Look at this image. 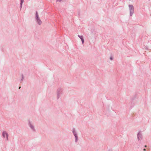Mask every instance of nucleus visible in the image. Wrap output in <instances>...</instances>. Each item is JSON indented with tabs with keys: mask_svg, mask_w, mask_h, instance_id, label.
<instances>
[{
	"mask_svg": "<svg viewBox=\"0 0 151 151\" xmlns=\"http://www.w3.org/2000/svg\"><path fill=\"white\" fill-rule=\"evenodd\" d=\"M128 6L130 12V16H132L134 13V7L132 5H129Z\"/></svg>",
	"mask_w": 151,
	"mask_h": 151,
	"instance_id": "2",
	"label": "nucleus"
},
{
	"mask_svg": "<svg viewBox=\"0 0 151 151\" xmlns=\"http://www.w3.org/2000/svg\"><path fill=\"white\" fill-rule=\"evenodd\" d=\"M145 147H147V145H145Z\"/></svg>",
	"mask_w": 151,
	"mask_h": 151,
	"instance_id": "15",
	"label": "nucleus"
},
{
	"mask_svg": "<svg viewBox=\"0 0 151 151\" xmlns=\"http://www.w3.org/2000/svg\"><path fill=\"white\" fill-rule=\"evenodd\" d=\"M75 137V138H76L75 142H76L78 141V136Z\"/></svg>",
	"mask_w": 151,
	"mask_h": 151,
	"instance_id": "11",
	"label": "nucleus"
},
{
	"mask_svg": "<svg viewBox=\"0 0 151 151\" xmlns=\"http://www.w3.org/2000/svg\"><path fill=\"white\" fill-rule=\"evenodd\" d=\"M29 125L31 129L33 131H35V127L33 124L30 122H29Z\"/></svg>",
	"mask_w": 151,
	"mask_h": 151,
	"instance_id": "5",
	"label": "nucleus"
},
{
	"mask_svg": "<svg viewBox=\"0 0 151 151\" xmlns=\"http://www.w3.org/2000/svg\"><path fill=\"white\" fill-rule=\"evenodd\" d=\"M73 132L74 136L76 137L77 136V134L76 132L75 129H73Z\"/></svg>",
	"mask_w": 151,
	"mask_h": 151,
	"instance_id": "8",
	"label": "nucleus"
},
{
	"mask_svg": "<svg viewBox=\"0 0 151 151\" xmlns=\"http://www.w3.org/2000/svg\"><path fill=\"white\" fill-rule=\"evenodd\" d=\"M24 0H20V9H21V8H22V4L24 2Z\"/></svg>",
	"mask_w": 151,
	"mask_h": 151,
	"instance_id": "10",
	"label": "nucleus"
},
{
	"mask_svg": "<svg viewBox=\"0 0 151 151\" xmlns=\"http://www.w3.org/2000/svg\"><path fill=\"white\" fill-rule=\"evenodd\" d=\"M110 59L111 60H112L113 59V58L112 56H111L110 58Z\"/></svg>",
	"mask_w": 151,
	"mask_h": 151,
	"instance_id": "12",
	"label": "nucleus"
},
{
	"mask_svg": "<svg viewBox=\"0 0 151 151\" xmlns=\"http://www.w3.org/2000/svg\"><path fill=\"white\" fill-rule=\"evenodd\" d=\"M62 0H57V2H58V1H59V2H61V1Z\"/></svg>",
	"mask_w": 151,
	"mask_h": 151,
	"instance_id": "13",
	"label": "nucleus"
},
{
	"mask_svg": "<svg viewBox=\"0 0 151 151\" xmlns=\"http://www.w3.org/2000/svg\"><path fill=\"white\" fill-rule=\"evenodd\" d=\"M78 37L81 39V40L82 43L83 44H84V40L83 39V36L82 35H78Z\"/></svg>",
	"mask_w": 151,
	"mask_h": 151,
	"instance_id": "6",
	"label": "nucleus"
},
{
	"mask_svg": "<svg viewBox=\"0 0 151 151\" xmlns=\"http://www.w3.org/2000/svg\"><path fill=\"white\" fill-rule=\"evenodd\" d=\"M20 88H21V87H19V89H20Z\"/></svg>",
	"mask_w": 151,
	"mask_h": 151,
	"instance_id": "16",
	"label": "nucleus"
},
{
	"mask_svg": "<svg viewBox=\"0 0 151 151\" xmlns=\"http://www.w3.org/2000/svg\"><path fill=\"white\" fill-rule=\"evenodd\" d=\"M137 137L138 140H140L142 139V135L141 133L139 132L137 134Z\"/></svg>",
	"mask_w": 151,
	"mask_h": 151,
	"instance_id": "4",
	"label": "nucleus"
},
{
	"mask_svg": "<svg viewBox=\"0 0 151 151\" xmlns=\"http://www.w3.org/2000/svg\"><path fill=\"white\" fill-rule=\"evenodd\" d=\"M2 135L3 137L5 138V137H6V139L8 140V134L7 132L5 131H4L2 133Z\"/></svg>",
	"mask_w": 151,
	"mask_h": 151,
	"instance_id": "3",
	"label": "nucleus"
},
{
	"mask_svg": "<svg viewBox=\"0 0 151 151\" xmlns=\"http://www.w3.org/2000/svg\"><path fill=\"white\" fill-rule=\"evenodd\" d=\"M35 19L37 23L39 25H41L42 24V21L40 19L37 12H36Z\"/></svg>",
	"mask_w": 151,
	"mask_h": 151,
	"instance_id": "1",
	"label": "nucleus"
},
{
	"mask_svg": "<svg viewBox=\"0 0 151 151\" xmlns=\"http://www.w3.org/2000/svg\"><path fill=\"white\" fill-rule=\"evenodd\" d=\"M63 89L61 88H59L57 91V93H62Z\"/></svg>",
	"mask_w": 151,
	"mask_h": 151,
	"instance_id": "7",
	"label": "nucleus"
},
{
	"mask_svg": "<svg viewBox=\"0 0 151 151\" xmlns=\"http://www.w3.org/2000/svg\"><path fill=\"white\" fill-rule=\"evenodd\" d=\"M62 94L60 93H57V99H58L60 98Z\"/></svg>",
	"mask_w": 151,
	"mask_h": 151,
	"instance_id": "9",
	"label": "nucleus"
},
{
	"mask_svg": "<svg viewBox=\"0 0 151 151\" xmlns=\"http://www.w3.org/2000/svg\"><path fill=\"white\" fill-rule=\"evenodd\" d=\"M143 150L144 151H145V150H146V149H143Z\"/></svg>",
	"mask_w": 151,
	"mask_h": 151,
	"instance_id": "14",
	"label": "nucleus"
}]
</instances>
